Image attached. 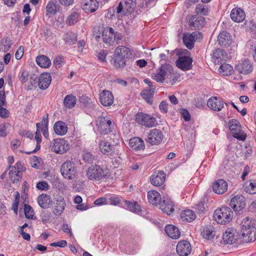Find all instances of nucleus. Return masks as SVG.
<instances>
[{
  "label": "nucleus",
  "mask_w": 256,
  "mask_h": 256,
  "mask_svg": "<svg viewBox=\"0 0 256 256\" xmlns=\"http://www.w3.org/2000/svg\"><path fill=\"white\" fill-rule=\"evenodd\" d=\"M241 232L246 242H254L256 240V220L246 217L241 222Z\"/></svg>",
  "instance_id": "f257e3e1"
},
{
  "label": "nucleus",
  "mask_w": 256,
  "mask_h": 256,
  "mask_svg": "<svg viewBox=\"0 0 256 256\" xmlns=\"http://www.w3.org/2000/svg\"><path fill=\"white\" fill-rule=\"evenodd\" d=\"M131 55V52L128 48L120 46H118L114 52V64L117 68H123L126 66L127 59Z\"/></svg>",
  "instance_id": "f03ea898"
},
{
  "label": "nucleus",
  "mask_w": 256,
  "mask_h": 256,
  "mask_svg": "<svg viewBox=\"0 0 256 256\" xmlns=\"http://www.w3.org/2000/svg\"><path fill=\"white\" fill-rule=\"evenodd\" d=\"M233 212L230 208L224 206L217 209L214 214V220L218 224H225L228 223L232 220Z\"/></svg>",
  "instance_id": "7ed1b4c3"
},
{
  "label": "nucleus",
  "mask_w": 256,
  "mask_h": 256,
  "mask_svg": "<svg viewBox=\"0 0 256 256\" xmlns=\"http://www.w3.org/2000/svg\"><path fill=\"white\" fill-rule=\"evenodd\" d=\"M96 122L98 130L100 133L108 134L112 131L114 125L111 119L108 116H100Z\"/></svg>",
  "instance_id": "20e7f679"
},
{
  "label": "nucleus",
  "mask_w": 256,
  "mask_h": 256,
  "mask_svg": "<svg viewBox=\"0 0 256 256\" xmlns=\"http://www.w3.org/2000/svg\"><path fill=\"white\" fill-rule=\"evenodd\" d=\"M60 172L65 178L68 180L74 179L76 173L74 162L70 160L64 162L60 168Z\"/></svg>",
  "instance_id": "39448f33"
},
{
  "label": "nucleus",
  "mask_w": 256,
  "mask_h": 256,
  "mask_svg": "<svg viewBox=\"0 0 256 256\" xmlns=\"http://www.w3.org/2000/svg\"><path fill=\"white\" fill-rule=\"evenodd\" d=\"M86 176L90 180H100L106 177L105 172L100 166L92 165L88 170Z\"/></svg>",
  "instance_id": "423d86ee"
},
{
  "label": "nucleus",
  "mask_w": 256,
  "mask_h": 256,
  "mask_svg": "<svg viewBox=\"0 0 256 256\" xmlns=\"http://www.w3.org/2000/svg\"><path fill=\"white\" fill-rule=\"evenodd\" d=\"M135 120L138 124L148 128H152L154 126L156 122V120L154 117L140 112L136 114Z\"/></svg>",
  "instance_id": "0eeeda50"
},
{
  "label": "nucleus",
  "mask_w": 256,
  "mask_h": 256,
  "mask_svg": "<svg viewBox=\"0 0 256 256\" xmlns=\"http://www.w3.org/2000/svg\"><path fill=\"white\" fill-rule=\"evenodd\" d=\"M24 170V167L20 162H17L15 166H10L9 176L12 181L14 183H17L20 181L21 176L20 173Z\"/></svg>",
  "instance_id": "6e6552de"
},
{
  "label": "nucleus",
  "mask_w": 256,
  "mask_h": 256,
  "mask_svg": "<svg viewBox=\"0 0 256 256\" xmlns=\"http://www.w3.org/2000/svg\"><path fill=\"white\" fill-rule=\"evenodd\" d=\"M240 235L238 232L232 228H228L223 234L224 243L227 244H234L238 243Z\"/></svg>",
  "instance_id": "1a4fd4ad"
},
{
  "label": "nucleus",
  "mask_w": 256,
  "mask_h": 256,
  "mask_svg": "<svg viewBox=\"0 0 256 256\" xmlns=\"http://www.w3.org/2000/svg\"><path fill=\"white\" fill-rule=\"evenodd\" d=\"M163 137L162 132L160 130L154 128L148 133L146 140L151 145H158L161 142Z\"/></svg>",
  "instance_id": "9d476101"
},
{
  "label": "nucleus",
  "mask_w": 256,
  "mask_h": 256,
  "mask_svg": "<svg viewBox=\"0 0 256 256\" xmlns=\"http://www.w3.org/2000/svg\"><path fill=\"white\" fill-rule=\"evenodd\" d=\"M202 38V34L199 32H194L192 34H184L182 41L186 46L191 50L194 47V42L196 40Z\"/></svg>",
  "instance_id": "9b49d317"
},
{
  "label": "nucleus",
  "mask_w": 256,
  "mask_h": 256,
  "mask_svg": "<svg viewBox=\"0 0 256 256\" xmlns=\"http://www.w3.org/2000/svg\"><path fill=\"white\" fill-rule=\"evenodd\" d=\"M99 148L100 152L104 154L114 156H118L119 152L116 150L114 145L110 144L108 142L104 140L99 143Z\"/></svg>",
  "instance_id": "f8f14e48"
},
{
  "label": "nucleus",
  "mask_w": 256,
  "mask_h": 256,
  "mask_svg": "<svg viewBox=\"0 0 256 256\" xmlns=\"http://www.w3.org/2000/svg\"><path fill=\"white\" fill-rule=\"evenodd\" d=\"M70 148L69 144L62 138H56L54 140L52 150L58 154H64Z\"/></svg>",
  "instance_id": "ddd939ff"
},
{
  "label": "nucleus",
  "mask_w": 256,
  "mask_h": 256,
  "mask_svg": "<svg viewBox=\"0 0 256 256\" xmlns=\"http://www.w3.org/2000/svg\"><path fill=\"white\" fill-rule=\"evenodd\" d=\"M176 250L180 256H187L192 251V246L188 241L182 240L178 243Z\"/></svg>",
  "instance_id": "4468645a"
},
{
  "label": "nucleus",
  "mask_w": 256,
  "mask_h": 256,
  "mask_svg": "<svg viewBox=\"0 0 256 256\" xmlns=\"http://www.w3.org/2000/svg\"><path fill=\"white\" fill-rule=\"evenodd\" d=\"M102 38L103 42L107 46L112 45L116 38L114 30L110 27L106 28L102 32Z\"/></svg>",
  "instance_id": "2eb2a0df"
},
{
  "label": "nucleus",
  "mask_w": 256,
  "mask_h": 256,
  "mask_svg": "<svg viewBox=\"0 0 256 256\" xmlns=\"http://www.w3.org/2000/svg\"><path fill=\"white\" fill-rule=\"evenodd\" d=\"M230 205L234 211L239 212L246 206L245 198L242 195H237L231 200Z\"/></svg>",
  "instance_id": "dca6fc26"
},
{
  "label": "nucleus",
  "mask_w": 256,
  "mask_h": 256,
  "mask_svg": "<svg viewBox=\"0 0 256 256\" xmlns=\"http://www.w3.org/2000/svg\"><path fill=\"white\" fill-rule=\"evenodd\" d=\"M228 126L235 138L240 140H244L246 138L245 136L240 134V126L237 120H230L228 122Z\"/></svg>",
  "instance_id": "f3484780"
},
{
  "label": "nucleus",
  "mask_w": 256,
  "mask_h": 256,
  "mask_svg": "<svg viewBox=\"0 0 256 256\" xmlns=\"http://www.w3.org/2000/svg\"><path fill=\"white\" fill-rule=\"evenodd\" d=\"M192 59L188 56H179L176 62V65L180 70L186 71L192 68Z\"/></svg>",
  "instance_id": "a211bd4d"
},
{
  "label": "nucleus",
  "mask_w": 256,
  "mask_h": 256,
  "mask_svg": "<svg viewBox=\"0 0 256 256\" xmlns=\"http://www.w3.org/2000/svg\"><path fill=\"white\" fill-rule=\"evenodd\" d=\"M235 69L240 73L246 74L252 72V66L249 60H244L240 62L236 66Z\"/></svg>",
  "instance_id": "6ab92c4d"
},
{
  "label": "nucleus",
  "mask_w": 256,
  "mask_h": 256,
  "mask_svg": "<svg viewBox=\"0 0 256 256\" xmlns=\"http://www.w3.org/2000/svg\"><path fill=\"white\" fill-rule=\"evenodd\" d=\"M204 17L198 15L192 16L190 20L189 26L192 30H200L204 24Z\"/></svg>",
  "instance_id": "aec40b11"
},
{
  "label": "nucleus",
  "mask_w": 256,
  "mask_h": 256,
  "mask_svg": "<svg viewBox=\"0 0 256 256\" xmlns=\"http://www.w3.org/2000/svg\"><path fill=\"white\" fill-rule=\"evenodd\" d=\"M227 58L226 52L224 50L218 48L214 52L212 60L215 64H218L223 61H226Z\"/></svg>",
  "instance_id": "412c9836"
},
{
  "label": "nucleus",
  "mask_w": 256,
  "mask_h": 256,
  "mask_svg": "<svg viewBox=\"0 0 256 256\" xmlns=\"http://www.w3.org/2000/svg\"><path fill=\"white\" fill-rule=\"evenodd\" d=\"M207 105L214 110L220 111L224 108V102L220 97H210L207 102Z\"/></svg>",
  "instance_id": "4be33fe9"
},
{
  "label": "nucleus",
  "mask_w": 256,
  "mask_h": 256,
  "mask_svg": "<svg viewBox=\"0 0 256 256\" xmlns=\"http://www.w3.org/2000/svg\"><path fill=\"white\" fill-rule=\"evenodd\" d=\"M51 82L52 76L50 74L42 73L38 78V86L42 90H46L49 86Z\"/></svg>",
  "instance_id": "5701e85b"
},
{
  "label": "nucleus",
  "mask_w": 256,
  "mask_h": 256,
  "mask_svg": "<svg viewBox=\"0 0 256 256\" xmlns=\"http://www.w3.org/2000/svg\"><path fill=\"white\" fill-rule=\"evenodd\" d=\"M98 5L96 0H84L82 6L86 12L92 13L96 11Z\"/></svg>",
  "instance_id": "b1692460"
},
{
  "label": "nucleus",
  "mask_w": 256,
  "mask_h": 256,
  "mask_svg": "<svg viewBox=\"0 0 256 256\" xmlns=\"http://www.w3.org/2000/svg\"><path fill=\"white\" fill-rule=\"evenodd\" d=\"M230 16L231 19L236 22H242L246 17L244 11L239 8H234L230 12Z\"/></svg>",
  "instance_id": "393cba45"
},
{
  "label": "nucleus",
  "mask_w": 256,
  "mask_h": 256,
  "mask_svg": "<svg viewBox=\"0 0 256 256\" xmlns=\"http://www.w3.org/2000/svg\"><path fill=\"white\" fill-rule=\"evenodd\" d=\"M214 192L218 194L224 193L228 189L227 182L222 179L216 181L212 186Z\"/></svg>",
  "instance_id": "a878e982"
},
{
  "label": "nucleus",
  "mask_w": 256,
  "mask_h": 256,
  "mask_svg": "<svg viewBox=\"0 0 256 256\" xmlns=\"http://www.w3.org/2000/svg\"><path fill=\"white\" fill-rule=\"evenodd\" d=\"M160 208L162 212L168 214H172L174 210L173 202L168 198H163L160 203Z\"/></svg>",
  "instance_id": "bb28decb"
},
{
  "label": "nucleus",
  "mask_w": 256,
  "mask_h": 256,
  "mask_svg": "<svg viewBox=\"0 0 256 256\" xmlns=\"http://www.w3.org/2000/svg\"><path fill=\"white\" fill-rule=\"evenodd\" d=\"M165 180V174L159 170L154 173L150 177L151 184L156 186H161Z\"/></svg>",
  "instance_id": "cd10ccee"
},
{
  "label": "nucleus",
  "mask_w": 256,
  "mask_h": 256,
  "mask_svg": "<svg viewBox=\"0 0 256 256\" xmlns=\"http://www.w3.org/2000/svg\"><path fill=\"white\" fill-rule=\"evenodd\" d=\"M218 42L222 46H229L232 42L230 34L226 31L220 32L218 38Z\"/></svg>",
  "instance_id": "c85d7f7f"
},
{
  "label": "nucleus",
  "mask_w": 256,
  "mask_h": 256,
  "mask_svg": "<svg viewBox=\"0 0 256 256\" xmlns=\"http://www.w3.org/2000/svg\"><path fill=\"white\" fill-rule=\"evenodd\" d=\"M171 68L170 64L162 65L152 76L153 79L158 82H163L165 80L166 72L164 70L165 68L169 69Z\"/></svg>",
  "instance_id": "c756f323"
},
{
  "label": "nucleus",
  "mask_w": 256,
  "mask_h": 256,
  "mask_svg": "<svg viewBox=\"0 0 256 256\" xmlns=\"http://www.w3.org/2000/svg\"><path fill=\"white\" fill-rule=\"evenodd\" d=\"M148 202L154 206H157L162 202L160 194L154 190H151L148 192Z\"/></svg>",
  "instance_id": "7c9ffc66"
},
{
  "label": "nucleus",
  "mask_w": 256,
  "mask_h": 256,
  "mask_svg": "<svg viewBox=\"0 0 256 256\" xmlns=\"http://www.w3.org/2000/svg\"><path fill=\"white\" fill-rule=\"evenodd\" d=\"M165 231L169 237L174 239L178 238L180 235V232L178 228L172 224L166 226Z\"/></svg>",
  "instance_id": "2f4dec72"
},
{
  "label": "nucleus",
  "mask_w": 256,
  "mask_h": 256,
  "mask_svg": "<svg viewBox=\"0 0 256 256\" xmlns=\"http://www.w3.org/2000/svg\"><path fill=\"white\" fill-rule=\"evenodd\" d=\"M130 146L134 150H144V144L143 140L138 137H134L130 140Z\"/></svg>",
  "instance_id": "473e14b6"
},
{
  "label": "nucleus",
  "mask_w": 256,
  "mask_h": 256,
  "mask_svg": "<svg viewBox=\"0 0 256 256\" xmlns=\"http://www.w3.org/2000/svg\"><path fill=\"white\" fill-rule=\"evenodd\" d=\"M54 130L57 134L63 136L68 131L67 124L66 122L62 121H58L54 124Z\"/></svg>",
  "instance_id": "72a5a7b5"
},
{
  "label": "nucleus",
  "mask_w": 256,
  "mask_h": 256,
  "mask_svg": "<svg viewBox=\"0 0 256 256\" xmlns=\"http://www.w3.org/2000/svg\"><path fill=\"white\" fill-rule=\"evenodd\" d=\"M38 202L41 208H46L52 204V200L49 195L42 194L38 197Z\"/></svg>",
  "instance_id": "f704fd0d"
},
{
  "label": "nucleus",
  "mask_w": 256,
  "mask_h": 256,
  "mask_svg": "<svg viewBox=\"0 0 256 256\" xmlns=\"http://www.w3.org/2000/svg\"><path fill=\"white\" fill-rule=\"evenodd\" d=\"M215 234L214 228L212 225H208L204 227L202 232V237L207 240H210L214 238Z\"/></svg>",
  "instance_id": "c9c22d12"
},
{
  "label": "nucleus",
  "mask_w": 256,
  "mask_h": 256,
  "mask_svg": "<svg viewBox=\"0 0 256 256\" xmlns=\"http://www.w3.org/2000/svg\"><path fill=\"white\" fill-rule=\"evenodd\" d=\"M66 206V202L62 198H59L56 200L55 208L54 213L56 216L60 215L64 210Z\"/></svg>",
  "instance_id": "e433bc0d"
},
{
  "label": "nucleus",
  "mask_w": 256,
  "mask_h": 256,
  "mask_svg": "<svg viewBox=\"0 0 256 256\" xmlns=\"http://www.w3.org/2000/svg\"><path fill=\"white\" fill-rule=\"evenodd\" d=\"M180 218L183 222H190L196 218L194 212L190 210L182 211L180 215Z\"/></svg>",
  "instance_id": "4c0bfd02"
},
{
  "label": "nucleus",
  "mask_w": 256,
  "mask_h": 256,
  "mask_svg": "<svg viewBox=\"0 0 256 256\" xmlns=\"http://www.w3.org/2000/svg\"><path fill=\"white\" fill-rule=\"evenodd\" d=\"M37 64L42 68H48L51 64L50 60L46 56L40 55L36 58Z\"/></svg>",
  "instance_id": "58836bf2"
},
{
  "label": "nucleus",
  "mask_w": 256,
  "mask_h": 256,
  "mask_svg": "<svg viewBox=\"0 0 256 256\" xmlns=\"http://www.w3.org/2000/svg\"><path fill=\"white\" fill-rule=\"evenodd\" d=\"M80 19V14L78 12H72L68 16L66 23L68 26L74 25Z\"/></svg>",
  "instance_id": "ea45409f"
},
{
  "label": "nucleus",
  "mask_w": 256,
  "mask_h": 256,
  "mask_svg": "<svg viewBox=\"0 0 256 256\" xmlns=\"http://www.w3.org/2000/svg\"><path fill=\"white\" fill-rule=\"evenodd\" d=\"M233 67L226 63L222 64L218 68V72L222 76H228L232 74Z\"/></svg>",
  "instance_id": "a19ab883"
},
{
  "label": "nucleus",
  "mask_w": 256,
  "mask_h": 256,
  "mask_svg": "<svg viewBox=\"0 0 256 256\" xmlns=\"http://www.w3.org/2000/svg\"><path fill=\"white\" fill-rule=\"evenodd\" d=\"M244 189L246 192L250 194L256 193V180L252 182H246L244 185Z\"/></svg>",
  "instance_id": "79ce46f5"
},
{
  "label": "nucleus",
  "mask_w": 256,
  "mask_h": 256,
  "mask_svg": "<svg viewBox=\"0 0 256 256\" xmlns=\"http://www.w3.org/2000/svg\"><path fill=\"white\" fill-rule=\"evenodd\" d=\"M64 40L66 44L68 45H72L76 42L77 36L72 32H68L64 34Z\"/></svg>",
  "instance_id": "37998d69"
},
{
  "label": "nucleus",
  "mask_w": 256,
  "mask_h": 256,
  "mask_svg": "<svg viewBox=\"0 0 256 256\" xmlns=\"http://www.w3.org/2000/svg\"><path fill=\"white\" fill-rule=\"evenodd\" d=\"M12 45V41L7 38H3L1 40V44L0 46V50L6 52L8 50Z\"/></svg>",
  "instance_id": "c03bdc74"
},
{
  "label": "nucleus",
  "mask_w": 256,
  "mask_h": 256,
  "mask_svg": "<svg viewBox=\"0 0 256 256\" xmlns=\"http://www.w3.org/2000/svg\"><path fill=\"white\" fill-rule=\"evenodd\" d=\"M76 103V97H64V104L68 108H72L75 106Z\"/></svg>",
  "instance_id": "a18cd8bd"
},
{
  "label": "nucleus",
  "mask_w": 256,
  "mask_h": 256,
  "mask_svg": "<svg viewBox=\"0 0 256 256\" xmlns=\"http://www.w3.org/2000/svg\"><path fill=\"white\" fill-rule=\"evenodd\" d=\"M124 203L128 208L130 210L134 212H137L140 211V208L137 202H132L130 201L125 200Z\"/></svg>",
  "instance_id": "49530a36"
},
{
  "label": "nucleus",
  "mask_w": 256,
  "mask_h": 256,
  "mask_svg": "<svg viewBox=\"0 0 256 256\" xmlns=\"http://www.w3.org/2000/svg\"><path fill=\"white\" fill-rule=\"evenodd\" d=\"M196 11L197 14H200L204 16H206L208 13V7L204 4H201L196 6Z\"/></svg>",
  "instance_id": "de8ad7c7"
},
{
  "label": "nucleus",
  "mask_w": 256,
  "mask_h": 256,
  "mask_svg": "<svg viewBox=\"0 0 256 256\" xmlns=\"http://www.w3.org/2000/svg\"><path fill=\"white\" fill-rule=\"evenodd\" d=\"M124 4L127 12L130 13L133 12L136 7V0H125Z\"/></svg>",
  "instance_id": "09e8293b"
},
{
  "label": "nucleus",
  "mask_w": 256,
  "mask_h": 256,
  "mask_svg": "<svg viewBox=\"0 0 256 256\" xmlns=\"http://www.w3.org/2000/svg\"><path fill=\"white\" fill-rule=\"evenodd\" d=\"M24 211L25 216L27 218L34 219V212L30 206L25 204Z\"/></svg>",
  "instance_id": "8fccbe9b"
},
{
  "label": "nucleus",
  "mask_w": 256,
  "mask_h": 256,
  "mask_svg": "<svg viewBox=\"0 0 256 256\" xmlns=\"http://www.w3.org/2000/svg\"><path fill=\"white\" fill-rule=\"evenodd\" d=\"M100 100L105 106H111L114 103V97H100Z\"/></svg>",
  "instance_id": "3c124183"
},
{
  "label": "nucleus",
  "mask_w": 256,
  "mask_h": 256,
  "mask_svg": "<svg viewBox=\"0 0 256 256\" xmlns=\"http://www.w3.org/2000/svg\"><path fill=\"white\" fill-rule=\"evenodd\" d=\"M29 73L26 70L23 69L20 72L19 78L22 83L26 82L28 80Z\"/></svg>",
  "instance_id": "603ef678"
},
{
  "label": "nucleus",
  "mask_w": 256,
  "mask_h": 256,
  "mask_svg": "<svg viewBox=\"0 0 256 256\" xmlns=\"http://www.w3.org/2000/svg\"><path fill=\"white\" fill-rule=\"evenodd\" d=\"M48 13L50 14H54L56 12V6L52 2H49L46 6Z\"/></svg>",
  "instance_id": "864d4df0"
},
{
  "label": "nucleus",
  "mask_w": 256,
  "mask_h": 256,
  "mask_svg": "<svg viewBox=\"0 0 256 256\" xmlns=\"http://www.w3.org/2000/svg\"><path fill=\"white\" fill-rule=\"evenodd\" d=\"M9 125L6 123L0 124V137H4L8 134L6 129Z\"/></svg>",
  "instance_id": "5fc2aeb1"
},
{
  "label": "nucleus",
  "mask_w": 256,
  "mask_h": 256,
  "mask_svg": "<svg viewBox=\"0 0 256 256\" xmlns=\"http://www.w3.org/2000/svg\"><path fill=\"white\" fill-rule=\"evenodd\" d=\"M48 184L46 181L40 182L36 184V188L42 190H46L48 189Z\"/></svg>",
  "instance_id": "6e6d98bb"
},
{
  "label": "nucleus",
  "mask_w": 256,
  "mask_h": 256,
  "mask_svg": "<svg viewBox=\"0 0 256 256\" xmlns=\"http://www.w3.org/2000/svg\"><path fill=\"white\" fill-rule=\"evenodd\" d=\"M64 58L62 56H56L54 60V64L56 68H60L64 63Z\"/></svg>",
  "instance_id": "4d7b16f0"
},
{
  "label": "nucleus",
  "mask_w": 256,
  "mask_h": 256,
  "mask_svg": "<svg viewBox=\"0 0 256 256\" xmlns=\"http://www.w3.org/2000/svg\"><path fill=\"white\" fill-rule=\"evenodd\" d=\"M180 114L186 122H188L190 119V116L189 112L184 109L180 110Z\"/></svg>",
  "instance_id": "13d9d810"
},
{
  "label": "nucleus",
  "mask_w": 256,
  "mask_h": 256,
  "mask_svg": "<svg viewBox=\"0 0 256 256\" xmlns=\"http://www.w3.org/2000/svg\"><path fill=\"white\" fill-rule=\"evenodd\" d=\"M168 103L165 101H162L160 102L159 106L160 109L161 111V112L166 114L168 112Z\"/></svg>",
  "instance_id": "bf43d9fd"
},
{
  "label": "nucleus",
  "mask_w": 256,
  "mask_h": 256,
  "mask_svg": "<svg viewBox=\"0 0 256 256\" xmlns=\"http://www.w3.org/2000/svg\"><path fill=\"white\" fill-rule=\"evenodd\" d=\"M67 245V242L65 240H62L58 242H54L50 244L52 246H58L60 248H64Z\"/></svg>",
  "instance_id": "052dcab7"
},
{
  "label": "nucleus",
  "mask_w": 256,
  "mask_h": 256,
  "mask_svg": "<svg viewBox=\"0 0 256 256\" xmlns=\"http://www.w3.org/2000/svg\"><path fill=\"white\" fill-rule=\"evenodd\" d=\"M109 203L112 205L116 206L120 203L121 200L117 196H112L109 199Z\"/></svg>",
  "instance_id": "680f3d73"
},
{
  "label": "nucleus",
  "mask_w": 256,
  "mask_h": 256,
  "mask_svg": "<svg viewBox=\"0 0 256 256\" xmlns=\"http://www.w3.org/2000/svg\"><path fill=\"white\" fill-rule=\"evenodd\" d=\"M0 116L4 118L9 116V112L8 110L2 107H0Z\"/></svg>",
  "instance_id": "e2e57ef3"
},
{
  "label": "nucleus",
  "mask_w": 256,
  "mask_h": 256,
  "mask_svg": "<svg viewBox=\"0 0 256 256\" xmlns=\"http://www.w3.org/2000/svg\"><path fill=\"white\" fill-rule=\"evenodd\" d=\"M24 48L22 46H20L15 54L16 58L18 60H20L22 58L24 54Z\"/></svg>",
  "instance_id": "0e129e2a"
},
{
  "label": "nucleus",
  "mask_w": 256,
  "mask_h": 256,
  "mask_svg": "<svg viewBox=\"0 0 256 256\" xmlns=\"http://www.w3.org/2000/svg\"><path fill=\"white\" fill-rule=\"evenodd\" d=\"M83 159L86 162H92L93 160L92 156L90 153H86L83 155Z\"/></svg>",
  "instance_id": "69168bd1"
},
{
  "label": "nucleus",
  "mask_w": 256,
  "mask_h": 256,
  "mask_svg": "<svg viewBox=\"0 0 256 256\" xmlns=\"http://www.w3.org/2000/svg\"><path fill=\"white\" fill-rule=\"evenodd\" d=\"M106 198L104 197L99 198L94 201V204L97 206H100L103 204H106Z\"/></svg>",
  "instance_id": "338daca9"
},
{
  "label": "nucleus",
  "mask_w": 256,
  "mask_h": 256,
  "mask_svg": "<svg viewBox=\"0 0 256 256\" xmlns=\"http://www.w3.org/2000/svg\"><path fill=\"white\" fill-rule=\"evenodd\" d=\"M107 54L104 50H100L98 54V58L102 62H104L106 60V57Z\"/></svg>",
  "instance_id": "774afa93"
}]
</instances>
